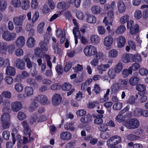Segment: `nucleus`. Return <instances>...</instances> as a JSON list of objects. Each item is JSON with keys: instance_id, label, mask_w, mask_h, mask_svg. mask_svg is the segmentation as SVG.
Instances as JSON below:
<instances>
[{"instance_id": "aec40b11", "label": "nucleus", "mask_w": 148, "mask_h": 148, "mask_svg": "<svg viewBox=\"0 0 148 148\" xmlns=\"http://www.w3.org/2000/svg\"><path fill=\"white\" fill-rule=\"evenodd\" d=\"M26 81L27 83L31 86L35 88L38 87V84L34 79L31 78H28L26 79Z\"/></svg>"}, {"instance_id": "603ef678", "label": "nucleus", "mask_w": 148, "mask_h": 148, "mask_svg": "<svg viewBox=\"0 0 148 148\" xmlns=\"http://www.w3.org/2000/svg\"><path fill=\"white\" fill-rule=\"evenodd\" d=\"M34 53L38 56L41 57L42 56L43 51L39 48H37L35 49Z\"/></svg>"}, {"instance_id": "9b49d317", "label": "nucleus", "mask_w": 148, "mask_h": 148, "mask_svg": "<svg viewBox=\"0 0 148 148\" xmlns=\"http://www.w3.org/2000/svg\"><path fill=\"white\" fill-rule=\"evenodd\" d=\"M37 97L39 101V102L42 105H47L50 103L47 97L45 95H39Z\"/></svg>"}, {"instance_id": "864d4df0", "label": "nucleus", "mask_w": 148, "mask_h": 148, "mask_svg": "<svg viewBox=\"0 0 148 148\" xmlns=\"http://www.w3.org/2000/svg\"><path fill=\"white\" fill-rule=\"evenodd\" d=\"M54 52L56 53H59L61 52V49L58 47L56 43H53L52 45Z\"/></svg>"}, {"instance_id": "72a5a7b5", "label": "nucleus", "mask_w": 148, "mask_h": 148, "mask_svg": "<svg viewBox=\"0 0 148 148\" xmlns=\"http://www.w3.org/2000/svg\"><path fill=\"white\" fill-rule=\"evenodd\" d=\"M110 67V65L109 64H101L99 65L97 67L98 70L102 72L103 71H106V69Z\"/></svg>"}, {"instance_id": "7ed1b4c3", "label": "nucleus", "mask_w": 148, "mask_h": 148, "mask_svg": "<svg viewBox=\"0 0 148 148\" xmlns=\"http://www.w3.org/2000/svg\"><path fill=\"white\" fill-rule=\"evenodd\" d=\"M84 52L86 56L90 57L95 55L97 53V49L94 46L88 45L85 47Z\"/></svg>"}, {"instance_id": "2eb2a0df", "label": "nucleus", "mask_w": 148, "mask_h": 148, "mask_svg": "<svg viewBox=\"0 0 148 148\" xmlns=\"http://www.w3.org/2000/svg\"><path fill=\"white\" fill-rule=\"evenodd\" d=\"M117 7L120 13L122 14L125 12L126 8L123 1L120 0L118 1Z\"/></svg>"}, {"instance_id": "e2e57ef3", "label": "nucleus", "mask_w": 148, "mask_h": 148, "mask_svg": "<svg viewBox=\"0 0 148 148\" xmlns=\"http://www.w3.org/2000/svg\"><path fill=\"white\" fill-rule=\"evenodd\" d=\"M97 30L99 34L103 35L105 33L106 29L103 26H99L97 27Z\"/></svg>"}, {"instance_id": "49530a36", "label": "nucleus", "mask_w": 148, "mask_h": 148, "mask_svg": "<svg viewBox=\"0 0 148 148\" xmlns=\"http://www.w3.org/2000/svg\"><path fill=\"white\" fill-rule=\"evenodd\" d=\"M125 26L121 25L118 27L116 30V32L118 34H122L125 31Z\"/></svg>"}, {"instance_id": "4468645a", "label": "nucleus", "mask_w": 148, "mask_h": 148, "mask_svg": "<svg viewBox=\"0 0 148 148\" xmlns=\"http://www.w3.org/2000/svg\"><path fill=\"white\" fill-rule=\"evenodd\" d=\"M71 134L68 132H63L60 135V138L63 140H69L71 139Z\"/></svg>"}, {"instance_id": "1a4fd4ad", "label": "nucleus", "mask_w": 148, "mask_h": 148, "mask_svg": "<svg viewBox=\"0 0 148 148\" xmlns=\"http://www.w3.org/2000/svg\"><path fill=\"white\" fill-rule=\"evenodd\" d=\"M61 101L62 98L59 94H56L53 96L52 99V103L54 106L58 105L60 103Z\"/></svg>"}, {"instance_id": "f3484780", "label": "nucleus", "mask_w": 148, "mask_h": 148, "mask_svg": "<svg viewBox=\"0 0 148 148\" xmlns=\"http://www.w3.org/2000/svg\"><path fill=\"white\" fill-rule=\"evenodd\" d=\"M5 73L6 75L13 76L16 73L15 69L11 66H9L7 67L6 69Z\"/></svg>"}, {"instance_id": "dca6fc26", "label": "nucleus", "mask_w": 148, "mask_h": 148, "mask_svg": "<svg viewBox=\"0 0 148 148\" xmlns=\"http://www.w3.org/2000/svg\"><path fill=\"white\" fill-rule=\"evenodd\" d=\"M113 40V38L111 36H107L104 39V44L106 47H109L112 45Z\"/></svg>"}, {"instance_id": "412c9836", "label": "nucleus", "mask_w": 148, "mask_h": 148, "mask_svg": "<svg viewBox=\"0 0 148 148\" xmlns=\"http://www.w3.org/2000/svg\"><path fill=\"white\" fill-rule=\"evenodd\" d=\"M86 15V21L89 23H95L96 21V18L93 15H91L87 13Z\"/></svg>"}, {"instance_id": "338daca9", "label": "nucleus", "mask_w": 148, "mask_h": 148, "mask_svg": "<svg viewBox=\"0 0 148 148\" xmlns=\"http://www.w3.org/2000/svg\"><path fill=\"white\" fill-rule=\"evenodd\" d=\"M56 70L57 73L60 74H62L63 72V68L62 66L60 65H58L56 67Z\"/></svg>"}, {"instance_id": "052dcab7", "label": "nucleus", "mask_w": 148, "mask_h": 148, "mask_svg": "<svg viewBox=\"0 0 148 148\" xmlns=\"http://www.w3.org/2000/svg\"><path fill=\"white\" fill-rule=\"evenodd\" d=\"M8 51L10 54L13 53L14 51L15 47V45H11L8 46Z\"/></svg>"}, {"instance_id": "37998d69", "label": "nucleus", "mask_w": 148, "mask_h": 148, "mask_svg": "<svg viewBox=\"0 0 148 148\" xmlns=\"http://www.w3.org/2000/svg\"><path fill=\"white\" fill-rule=\"evenodd\" d=\"M26 117V115L24 112L20 111L18 113L17 118L20 120H23L25 119Z\"/></svg>"}, {"instance_id": "c03bdc74", "label": "nucleus", "mask_w": 148, "mask_h": 148, "mask_svg": "<svg viewBox=\"0 0 148 148\" xmlns=\"http://www.w3.org/2000/svg\"><path fill=\"white\" fill-rule=\"evenodd\" d=\"M130 57L128 54H124L122 58V60L124 63H127L129 62L130 60Z\"/></svg>"}, {"instance_id": "a211bd4d", "label": "nucleus", "mask_w": 148, "mask_h": 148, "mask_svg": "<svg viewBox=\"0 0 148 148\" xmlns=\"http://www.w3.org/2000/svg\"><path fill=\"white\" fill-rule=\"evenodd\" d=\"M118 47L119 48L123 47L126 42L125 39L124 37L121 36H119L117 39Z\"/></svg>"}, {"instance_id": "f257e3e1", "label": "nucleus", "mask_w": 148, "mask_h": 148, "mask_svg": "<svg viewBox=\"0 0 148 148\" xmlns=\"http://www.w3.org/2000/svg\"><path fill=\"white\" fill-rule=\"evenodd\" d=\"M124 125L128 129H135L138 127L140 125V122L137 119L132 118L126 120L124 123Z\"/></svg>"}, {"instance_id": "5fc2aeb1", "label": "nucleus", "mask_w": 148, "mask_h": 148, "mask_svg": "<svg viewBox=\"0 0 148 148\" xmlns=\"http://www.w3.org/2000/svg\"><path fill=\"white\" fill-rule=\"evenodd\" d=\"M10 32L8 31H4L2 34L3 38L5 40L8 41Z\"/></svg>"}, {"instance_id": "3c124183", "label": "nucleus", "mask_w": 148, "mask_h": 148, "mask_svg": "<svg viewBox=\"0 0 148 148\" xmlns=\"http://www.w3.org/2000/svg\"><path fill=\"white\" fill-rule=\"evenodd\" d=\"M23 129V132L25 135L26 136L28 135V137H29L30 140H32L33 138L32 137L31 138L30 136L31 135V129L30 127Z\"/></svg>"}, {"instance_id": "f704fd0d", "label": "nucleus", "mask_w": 148, "mask_h": 148, "mask_svg": "<svg viewBox=\"0 0 148 148\" xmlns=\"http://www.w3.org/2000/svg\"><path fill=\"white\" fill-rule=\"evenodd\" d=\"M79 28L74 27L73 30V32L75 38L76 37L77 38H80L81 35L79 31Z\"/></svg>"}, {"instance_id": "c85d7f7f", "label": "nucleus", "mask_w": 148, "mask_h": 148, "mask_svg": "<svg viewBox=\"0 0 148 148\" xmlns=\"http://www.w3.org/2000/svg\"><path fill=\"white\" fill-rule=\"evenodd\" d=\"M130 29V32L132 34H134L137 33L139 30V25L137 24H135Z\"/></svg>"}, {"instance_id": "bb28decb", "label": "nucleus", "mask_w": 148, "mask_h": 148, "mask_svg": "<svg viewBox=\"0 0 148 148\" xmlns=\"http://www.w3.org/2000/svg\"><path fill=\"white\" fill-rule=\"evenodd\" d=\"M90 40L94 45H96L99 42V38L98 36L93 35L90 37Z\"/></svg>"}, {"instance_id": "a18cd8bd", "label": "nucleus", "mask_w": 148, "mask_h": 148, "mask_svg": "<svg viewBox=\"0 0 148 148\" xmlns=\"http://www.w3.org/2000/svg\"><path fill=\"white\" fill-rule=\"evenodd\" d=\"M48 44L45 42H41L39 43L41 48L45 51H47L48 50Z\"/></svg>"}, {"instance_id": "6e6552de", "label": "nucleus", "mask_w": 148, "mask_h": 148, "mask_svg": "<svg viewBox=\"0 0 148 148\" xmlns=\"http://www.w3.org/2000/svg\"><path fill=\"white\" fill-rule=\"evenodd\" d=\"M11 109L14 112H17L22 107V104L18 101H15L11 104Z\"/></svg>"}, {"instance_id": "423d86ee", "label": "nucleus", "mask_w": 148, "mask_h": 148, "mask_svg": "<svg viewBox=\"0 0 148 148\" xmlns=\"http://www.w3.org/2000/svg\"><path fill=\"white\" fill-rule=\"evenodd\" d=\"M2 111L4 113L1 117V121H9L10 120V116L9 113L11 111L10 110L6 107L3 108L2 109Z\"/></svg>"}, {"instance_id": "69168bd1", "label": "nucleus", "mask_w": 148, "mask_h": 148, "mask_svg": "<svg viewBox=\"0 0 148 148\" xmlns=\"http://www.w3.org/2000/svg\"><path fill=\"white\" fill-rule=\"evenodd\" d=\"M107 124L105 125H100L98 127V129L101 132H103L108 130Z\"/></svg>"}, {"instance_id": "0e129e2a", "label": "nucleus", "mask_w": 148, "mask_h": 148, "mask_svg": "<svg viewBox=\"0 0 148 148\" xmlns=\"http://www.w3.org/2000/svg\"><path fill=\"white\" fill-rule=\"evenodd\" d=\"M134 16L136 18L139 19L142 16L141 11L138 10H136L134 14Z\"/></svg>"}, {"instance_id": "e433bc0d", "label": "nucleus", "mask_w": 148, "mask_h": 148, "mask_svg": "<svg viewBox=\"0 0 148 148\" xmlns=\"http://www.w3.org/2000/svg\"><path fill=\"white\" fill-rule=\"evenodd\" d=\"M15 90L17 92H21L23 89V86L22 84L20 83L15 84L14 86Z\"/></svg>"}, {"instance_id": "7c9ffc66", "label": "nucleus", "mask_w": 148, "mask_h": 148, "mask_svg": "<svg viewBox=\"0 0 148 148\" xmlns=\"http://www.w3.org/2000/svg\"><path fill=\"white\" fill-rule=\"evenodd\" d=\"M131 58L133 62H140L141 61V57L138 54L132 55Z\"/></svg>"}, {"instance_id": "cd10ccee", "label": "nucleus", "mask_w": 148, "mask_h": 148, "mask_svg": "<svg viewBox=\"0 0 148 148\" xmlns=\"http://www.w3.org/2000/svg\"><path fill=\"white\" fill-rule=\"evenodd\" d=\"M29 0H22L21 7L22 9L26 10L29 8Z\"/></svg>"}, {"instance_id": "de8ad7c7", "label": "nucleus", "mask_w": 148, "mask_h": 148, "mask_svg": "<svg viewBox=\"0 0 148 148\" xmlns=\"http://www.w3.org/2000/svg\"><path fill=\"white\" fill-rule=\"evenodd\" d=\"M11 3L12 5L15 8L19 7L21 4L20 0H11Z\"/></svg>"}, {"instance_id": "13d9d810", "label": "nucleus", "mask_w": 148, "mask_h": 148, "mask_svg": "<svg viewBox=\"0 0 148 148\" xmlns=\"http://www.w3.org/2000/svg\"><path fill=\"white\" fill-rule=\"evenodd\" d=\"M5 82L8 85L12 84L13 82L12 78L10 76H6L4 79Z\"/></svg>"}, {"instance_id": "a19ab883", "label": "nucleus", "mask_w": 148, "mask_h": 148, "mask_svg": "<svg viewBox=\"0 0 148 148\" xmlns=\"http://www.w3.org/2000/svg\"><path fill=\"white\" fill-rule=\"evenodd\" d=\"M123 68V65L122 63L119 62L116 65L114 68V70L117 73L120 72Z\"/></svg>"}, {"instance_id": "4d7b16f0", "label": "nucleus", "mask_w": 148, "mask_h": 148, "mask_svg": "<svg viewBox=\"0 0 148 148\" xmlns=\"http://www.w3.org/2000/svg\"><path fill=\"white\" fill-rule=\"evenodd\" d=\"M10 136V132L8 131H4L2 133V137L6 140H8L9 139Z\"/></svg>"}, {"instance_id": "0eeeda50", "label": "nucleus", "mask_w": 148, "mask_h": 148, "mask_svg": "<svg viewBox=\"0 0 148 148\" xmlns=\"http://www.w3.org/2000/svg\"><path fill=\"white\" fill-rule=\"evenodd\" d=\"M71 85L68 83H64L62 86V90L64 91H68L69 92L67 93V95L69 96L71 95L74 91V89L73 88H71Z\"/></svg>"}, {"instance_id": "c9c22d12", "label": "nucleus", "mask_w": 148, "mask_h": 148, "mask_svg": "<svg viewBox=\"0 0 148 148\" xmlns=\"http://www.w3.org/2000/svg\"><path fill=\"white\" fill-rule=\"evenodd\" d=\"M12 139L13 141V144L11 142H8L6 143V147L7 148H11L13 145L15 144L16 142L15 138V135L13 133H12Z\"/></svg>"}, {"instance_id": "b1692460", "label": "nucleus", "mask_w": 148, "mask_h": 148, "mask_svg": "<svg viewBox=\"0 0 148 148\" xmlns=\"http://www.w3.org/2000/svg\"><path fill=\"white\" fill-rule=\"evenodd\" d=\"M23 58L26 63L27 68L28 69H31L33 62L30 60V59L27 56H25Z\"/></svg>"}, {"instance_id": "a878e982", "label": "nucleus", "mask_w": 148, "mask_h": 148, "mask_svg": "<svg viewBox=\"0 0 148 148\" xmlns=\"http://www.w3.org/2000/svg\"><path fill=\"white\" fill-rule=\"evenodd\" d=\"M91 116L89 114L86 115L80 119L81 121L84 124L87 123L91 120Z\"/></svg>"}, {"instance_id": "5701e85b", "label": "nucleus", "mask_w": 148, "mask_h": 148, "mask_svg": "<svg viewBox=\"0 0 148 148\" xmlns=\"http://www.w3.org/2000/svg\"><path fill=\"white\" fill-rule=\"evenodd\" d=\"M140 67V64L137 63H135L132 64L129 68L130 73H132V71H137Z\"/></svg>"}, {"instance_id": "8fccbe9b", "label": "nucleus", "mask_w": 148, "mask_h": 148, "mask_svg": "<svg viewBox=\"0 0 148 148\" xmlns=\"http://www.w3.org/2000/svg\"><path fill=\"white\" fill-rule=\"evenodd\" d=\"M117 54L118 52L116 50L112 49L109 51L108 56L111 58L115 57L117 56Z\"/></svg>"}, {"instance_id": "680f3d73", "label": "nucleus", "mask_w": 148, "mask_h": 148, "mask_svg": "<svg viewBox=\"0 0 148 148\" xmlns=\"http://www.w3.org/2000/svg\"><path fill=\"white\" fill-rule=\"evenodd\" d=\"M122 104L121 103H117L114 104L113 106L114 109L116 110H120L122 107Z\"/></svg>"}, {"instance_id": "09e8293b", "label": "nucleus", "mask_w": 148, "mask_h": 148, "mask_svg": "<svg viewBox=\"0 0 148 148\" xmlns=\"http://www.w3.org/2000/svg\"><path fill=\"white\" fill-rule=\"evenodd\" d=\"M129 19V16L127 15H126L120 19V22L121 23L124 24L125 23L127 22L128 21Z\"/></svg>"}, {"instance_id": "39448f33", "label": "nucleus", "mask_w": 148, "mask_h": 148, "mask_svg": "<svg viewBox=\"0 0 148 148\" xmlns=\"http://www.w3.org/2000/svg\"><path fill=\"white\" fill-rule=\"evenodd\" d=\"M26 17L25 15L22 14L14 17L13 18V21L16 25H23V21Z\"/></svg>"}, {"instance_id": "ea45409f", "label": "nucleus", "mask_w": 148, "mask_h": 148, "mask_svg": "<svg viewBox=\"0 0 148 148\" xmlns=\"http://www.w3.org/2000/svg\"><path fill=\"white\" fill-rule=\"evenodd\" d=\"M136 89L140 92H145L146 90V87L144 84H138L136 86Z\"/></svg>"}, {"instance_id": "2f4dec72", "label": "nucleus", "mask_w": 148, "mask_h": 148, "mask_svg": "<svg viewBox=\"0 0 148 148\" xmlns=\"http://www.w3.org/2000/svg\"><path fill=\"white\" fill-rule=\"evenodd\" d=\"M7 1L6 0L0 1V11L2 12L5 10L7 8Z\"/></svg>"}, {"instance_id": "393cba45", "label": "nucleus", "mask_w": 148, "mask_h": 148, "mask_svg": "<svg viewBox=\"0 0 148 148\" xmlns=\"http://www.w3.org/2000/svg\"><path fill=\"white\" fill-rule=\"evenodd\" d=\"M35 40L32 37L30 36L27 40V45L29 47H33L35 45Z\"/></svg>"}, {"instance_id": "4be33fe9", "label": "nucleus", "mask_w": 148, "mask_h": 148, "mask_svg": "<svg viewBox=\"0 0 148 148\" xmlns=\"http://www.w3.org/2000/svg\"><path fill=\"white\" fill-rule=\"evenodd\" d=\"M64 127L65 129L71 131H74L75 129L72 122L66 123L64 125Z\"/></svg>"}, {"instance_id": "ddd939ff", "label": "nucleus", "mask_w": 148, "mask_h": 148, "mask_svg": "<svg viewBox=\"0 0 148 148\" xmlns=\"http://www.w3.org/2000/svg\"><path fill=\"white\" fill-rule=\"evenodd\" d=\"M25 38L23 36H19L16 40V45L19 47H23L25 45Z\"/></svg>"}, {"instance_id": "473e14b6", "label": "nucleus", "mask_w": 148, "mask_h": 148, "mask_svg": "<svg viewBox=\"0 0 148 148\" xmlns=\"http://www.w3.org/2000/svg\"><path fill=\"white\" fill-rule=\"evenodd\" d=\"M115 71L113 69H110L108 70V74L110 78L112 79H114L116 76Z\"/></svg>"}, {"instance_id": "4c0bfd02", "label": "nucleus", "mask_w": 148, "mask_h": 148, "mask_svg": "<svg viewBox=\"0 0 148 148\" xmlns=\"http://www.w3.org/2000/svg\"><path fill=\"white\" fill-rule=\"evenodd\" d=\"M101 8L99 6L94 5L91 8L92 12L94 14H98L101 11Z\"/></svg>"}, {"instance_id": "6e6d98bb", "label": "nucleus", "mask_w": 148, "mask_h": 148, "mask_svg": "<svg viewBox=\"0 0 148 148\" xmlns=\"http://www.w3.org/2000/svg\"><path fill=\"white\" fill-rule=\"evenodd\" d=\"M139 73L141 75L147 76L148 75V70L145 68H141L139 70Z\"/></svg>"}, {"instance_id": "20e7f679", "label": "nucleus", "mask_w": 148, "mask_h": 148, "mask_svg": "<svg viewBox=\"0 0 148 148\" xmlns=\"http://www.w3.org/2000/svg\"><path fill=\"white\" fill-rule=\"evenodd\" d=\"M114 18V14L112 10H110L107 13V17H105L103 22L106 25H112Z\"/></svg>"}, {"instance_id": "6ab92c4d", "label": "nucleus", "mask_w": 148, "mask_h": 148, "mask_svg": "<svg viewBox=\"0 0 148 148\" xmlns=\"http://www.w3.org/2000/svg\"><path fill=\"white\" fill-rule=\"evenodd\" d=\"M140 80V78L136 76H134L131 77L129 79V83L132 86L137 85Z\"/></svg>"}, {"instance_id": "79ce46f5", "label": "nucleus", "mask_w": 148, "mask_h": 148, "mask_svg": "<svg viewBox=\"0 0 148 148\" xmlns=\"http://www.w3.org/2000/svg\"><path fill=\"white\" fill-rule=\"evenodd\" d=\"M142 109L136 108L133 112V115L136 117H140L142 116Z\"/></svg>"}, {"instance_id": "bf43d9fd", "label": "nucleus", "mask_w": 148, "mask_h": 148, "mask_svg": "<svg viewBox=\"0 0 148 148\" xmlns=\"http://www.w3.org/2000/svg\"><path fill=\"white\" fill-rule=\"evenodd\" d=\"M66 4V3L60 2L58 4L57 7L58 8L66 10L67 8Z\"/></svg>"}, {"instance_id": "9d476101", "label": "nucleus", "mask_w": 148, "mask_h": 148, "mask_svg": "<svg viewBox=\"0 0 148 148\" xmlns=\"http://www.w3.org/2000/svg\"><path fill=\"white\" fill-rule=\"evenodd\" d=\"M15 64L16 67L18 69L24 70L25 69V63L20 58L16 59Z\"/></svg>"}, {"instance_id": "774afa93", "label": "nucleus", "mask_w": 148, "mask_h": 148, "mask_svg": "<svg viewBox=\"0 0 148 148\" xmlns=\"http://www.w3.org/2000/svg\"><path fill=\"white\" fill-rule=\"evenodd\" d=\"M138 136L132 134H130L128 135L127 136V138L130 140L133 141L134 140L137 139Z\"/></svg>"}, {"instance_id": "c756f323", "label": "nucleus", "mask_w": 148, "mask_h": 148, "mask_svg": "<svg viewBox=\"0 0 148 148\" xmlns=\"http://www.w3.org/2000/svg\"><path fill=\"white\" fill-rule=\"evenodd\" d=\"M92 115L94 118H95L94 121V122L95 123L99 125L103 123V120L101 119L102 117H98L95 114H93Z\"/></svg>"}, {"instance_id": "58836bf2", "label": "nucleus", "mask_w": 148, "mask_h": 148, "mask_svg": "<svg viewBox=\"0 0 148 148\" xmlns=\"http://www.w3.org/2000/svg\"><path fill=\"white\" fill-rule=\"evenodd\" d=\"M3 97L8 99H10L12 97L11 92L9 91H5L3 92L1 95Z\"/></svg>"}, {"instance_id": "f8f14e48", "label": "nucleus", "mask_w": 148, "mask_h": 148, "mask_svg": "<svg viewBox=\"0 0 148 148\" xmlns=\"http://www.w3.org/2000/svg\"><path fill=\"white\" fill-rule=\"evenodd\" d=\"M24 96L28 97L31 96L33 94V89L31 86H26L24 88Z\"/></svg>"}, {"instance_id": "f03ea898", "label": "nucleus", "mask_w": 148, "mask_h": 148, "mask_svg": "<svg viewBox=\"0 0 148 148\" xmlns=\"http://www.w3.org/2000/svg\"><path fill=\"white\" fill-rule=\"evenodd\" d=\"M121 137L118 136L111 137L107 141V145L109 147H111L116 145L121 142Z\"/></svg>"}]
</instances>
